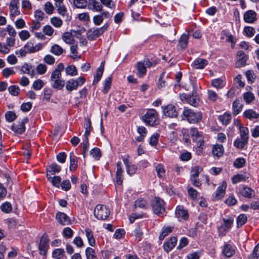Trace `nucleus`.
<instances>
[{
  "label": "nucleus",
  "mask_w": 259,
  "mask_h": 259,
  "mask_svg": "<svg viewBox=\"0 0 259 259\" xmlns=\"http://www.w3.org/2000/svg\"><path fill=\"white\" fill-rule=\"evenodd\" d=\"M64 66L62 63H59L55 70L52 71L50 81L53 88L58 90L63 89L65 85L64 80L61 79V72L64 70Z\"/></svg>",
  "instance_id": "nucleus-1"
},
{
  "label": "nucleus",
  "mask_w": 259,
  "mask_h": 259,
  "mask_svg": "<svg viewBox=\"0 0 259 259\" xmlns=\"http://www.w3.org/2000/svg\"><path fill=\"white\" fill-rule=\"evenodd\" d=\"M142 119L146 125L154 126L158 123V113L154 109H148Z\"/></svg>",
  "instance_id": "nucleus-2"
},
{
  "label": "nucleus",
  "mask_w": 259,
  "mask_h": 259,
  "mask_svg": "<svg viewBox=\"0 0 259 259\" xmlns=\"http://www.w3.org/2000/svg\"><path fill=\"white\" fill-rule=\"evenodd\" d=\"M153 212L159 217H163L166 214L164 201L159 198L155 197L151 202Z\"/></svg>",
  "instance_id": "nucleus-3"
},
{
  "label": "nucleus",
  "mask_w": 259,
  "mask_h": 259,
  "mask_svg": "<svg viewBox=\"0 0 259 259\" xmlns=\"http://www.w3.org/2000/svg\"><path fill=\"white\" fill-rule=\"evenodd\" d=\"M183 118L191 123H196L201 120L202 114L199 112H195L191 109L185 108L183 112Z\"/></svg>",
  "instance_id": "nucleus-4"
},
{
  "label": "nucleus",
  "mask_w": 259,
  "mask_h": 259,
  "mask_svg": "<svg viewBox=\"0 0 259 259\" xmlns=\"http://www.w3.org/2000/svg\"><path fill=\"white\" fill-rule=\"evenodd\" d=\"M110 210L106 206L97 205L94 210V215L98 220H106L110 214Z\"/></svg>",
  "instance_id": "nucleus-5"
},
{
  "label": "nucleus",
  "mask_w": 259,
  "mask_h": 259,
  "mask_svg": "<svg viewBox=\"0 0 259 259\" xmlns=\"http://www.w3.org/2000/svg\"><path fill=\"white\" fill-rule=\"evenodd\" d=\"M109 25L105 23L102 27L100 28H93L87 32V37L89 40H95L99 36L101 35L108 28Z\"/></svg>",
  "instance_id": "nucleus-6"
},
{
  "label": "nucleus",
  "mask_w": 259,
  "mask_h": 259,
  "mask_svg": "<svg viewBox=\"0 0 259 259\" xmlns=\"http://www.w3.org/2000/svg\"><path fill=\"white\" fill-rule=\"evenodd\" d=\"M152 63L148 59H144L143 62H138L136 66L137 72V75L139 77H143L146 73L147 67L152 66Z\"/></svg>",
  "instance_id": "nucleus-7"
},
{
  "label": "nucleus",
  "mask_w": 259,
  "mask_h": 259,
  "mask_svg": "<svg viewBox=\"0 0 259 259\" xmlns=\"http://www.w3.org/2000/svg\"><path fill=\"white\" fill-rule=\"evenodd\" d=\"M161 109L164 115L167 117L173 118L177 117L178 115L176 107L172 104L161 106Z\"/></svg>",
  "instance_id": "nucleus-8"
},
{
  "label": "nucleus",
  "mask_w": 259,
  "mask_h": 259,
  "mask_svg": "<svg viewBox=\"0 0 259 259\" xmlns=\"http://www.w3.org/2000/svg\"><path fill=\"white\" fill-rule=\"evenodd\" d=\"M190 134L193 141L194 142H197V145L199 147H200L203 145L204 143V141L203 140L202 133L199 132L197 128H191L190 130Z\"/></svg>",
  "instance_id": "nucleus-9"
},
{
  "label": "nucleus",
  "mask_w": 259,
  "mask_h": 259,
  "mask_svg": "<svg viewBox=\"0 0 259 259\" xmlns=\"http://www.w3.org/2000/svg\"><path fill=\"white\" fill-rule=\"evenodd\" d=\"M175 216L180 221H186L189 218L188 211L182 205L177 207L175 211Z\"/></svg>",
  "instance_id": "nucleus-10"
},
{
  "label": "nucleus",
  "mask_w": 259,
  "mask_h": 259,
  "mask_svg": "<svg viewBox=\"0 0 259 259\" xmlns=\"http://www.w3.org/2000/svg\"><path fill=\"white\" fill-rule=\"evenodd\" d=\"M247 56L242 51H238L237 52V61L235 66L237 68H240L246 65Z\"/></svg>",
  "instance_id": "nucleus-11"
},
{
  "label": "nucleus",
  "mask_w": 259,
  "mask_h": 259,
  "mask_svg": "<svg viewBox=\"0 0 259 259\" xmlns=\"http://www.w3.org/2000/svg\"><path fill=\"white\" fill-rule=\"evenodd\" d=\"M48 247L49 244L48 237L46 235H44L42 236L40 240L38 246V249L39 250L40 253L41 254L45 255L47 252Z\"/></svg>",
  "instance_id": "nucleus-12"
},
{
  "label": "nucleus",
  "mask_w": 259,
  "mask_h": 259,
  "mask_svg": "<svg viewBox=\"0 0 259 259\" xmlns=\"http://www.w3.org/2000/svg\"><path fill=\"white\" fill-rule=\"evenodd\" d=\"M234 220L232 218L223 219L224 224L218 227V231L220 233L228 231L230 230L233 223Z\"/></svg>",
  "instance_id": "nucleus-13"
},
{
  "label": "nucleus",
  "mask_w": 259,
  "mask_h": 259,
  "mask_svg": "<svg viewBox=\"0 0 259 259\" xmlns=\"http://www.w3.org/2000/svg\"><path fill=\"white\" fill-rule=\"evenodd\" d=\"M28 121L27 118H23L21 122L18 124H14L12 126V130L15 133L18 134H22L25 130V124Z\"/></svg>",
  "instance_id": "nucleus-14"
},
{
  "label": "nucleus",
  "mask_w": 259,
  "mask_h": 259,
  "mask_svg": "<svg viewBox=\"0 0 259 259\" xmlns=\"http://www.w3.org/2000/svg\"><path fill=\"white\" fill-rule=\"evenodd\" d=\"M256 13L254 11L250 10L244 14L243 19L246 23H252L256 20Z\"/></svg>",
  "instance_id": "nucleus-15"
},
{
  "label": "nucleus",
  "mask_w": 259,
  "mask_h": 259,
  "mask_svg": "<svg viewBox=\"0 0 259 259\" xmlns=\"http://www.w3.org/2000/svg\"><path fill=\"white\" fill-rule=\"evenodd\" d=\"M88 9L94 12H101L102 5L97 0H89L87 5Z\"/></svg>",
  "instance_id": "nucleus-16"
},
{
  "label": "nucleus",
  "mask_w": 259,
  "mask_h": 259,
  "mask_svg": "<svg viewBox=\"0 0 259 259\" xmlns=\"http://www.w3.org/2000/svg\"><path fill=\"white\" fill-rule=\"evenodd\" d=\"M238 193L241 196L247 198H251L255 195L254 191L247 186H243L240 188L239 189Z\"/></svg>",
  "instance_id": "nucleus-17"
},
{
  "label": "nucleus",
  "mask_w": 259,
  "mask_h": 259,
  "mask_svg": "<svg viewBox=\"0 0 259 259\" xmlns=\"http://www.w3.org/2000/svg\"><path fill=\"white\" fill-rule=\"evenodd\" d=\"M177 243V238L176 237H170L167 241L164 243L163 249L166 252H169L176 246Z\"/></svg>",
  "instance_id": "nucleus-18"
},
{
  "label": "nucleus",
  "mask_w": 259,
  "mask_h": 259,
  "mask_svg": "<svg viewBox=\"0 0 259 259\" xmlns=\"http://www.w3.org/2000/svg\"><path fill=\"white\" fill-rule=\"evenodd\" d=\"M24 47L27 53H32L40 50L42 47V45L39 43L34 46L33 43L30 41L27 42Z\"/></svg>",
  "instance_id": "nucleus-19"
},
{
  "label": "nucleus",
  "mask_w": 259,
  "mask_h": 259,
  "mask_svg": "<svg viewBox=\"0 0 259 259\" xmlns=\"http://www.w3.org/2000/svg\"><path fill=\"white\" fill-rule=\"evenodd\" d=\"M55 6L59 14L62 17H66L67 20H70L71 19V17L69 16L67 8L65 7L63 3L60 4H55Z\"/></svg>",
  "instance_id": "nucleus-20"
},
{
  "label": "nucleus",
  "mask_w": 259,
  "mask_h": 259,
  "mask_svg": "<svg viewBox=\"0 0 259 259\" xmlns=\"http://www.w3.org/2000/svg\"><path fill=\"white\" fill-rule=\"evenodd\" d=\"M227 185L225 182H223L222 184L219 186L215 192L214 198L215 200L221 199L225 195Z\"/></svg>",
  "instance_id": "nucleus-21"
},
{
  "label": "nucleus",
  "mask_w": 259,
  "mask_h": 259,
  "mask_svg": "<svg viewBox=\"0 0 259 259\" xmlns=\"http://www.w3.org/2000/svg\"><path fill=\"white\" fill-rule=\"evenodd\" d=\"M56 218L62 225H67L70 223L69 217L63 212H58L56 214Z\"/></svg>",
  "instance_id": "nucleus-22"
},
{
  "label": "nucleus",
  "mask_w": 259,
  "mask_h": 259,
  "mask_svg": "<svg viewBox=\"0 0 259 259\" xmlns=\"http://www.w3.org/2000/svg\"><path fill=\"white\" fill-rule=\"evenodd\" d=\"M235 253V250L228 243H225L222 248V254L226 257H230Z\"/></svg>",
  "instance_id": "nucleus-23"
},
{
  "label": "nucleus",
  "mask_w": 259,
  "mask_h": 259,
  "mask_svg": "<svg viewBox=\"0 0 259 259\" xmlns=\"http://www.w3.org/2000/svg\"><path fill=\"white\" fill-rule=\"evenodd\" d=\"M243 117L249 120L256 119L259 118V114L253 109H248L244 111Z\"/></svg>",
  "instance_id": "nucleus-24"
},
{
  "label": "nucleus",
  "mask_w": 259,
  "mask_h": 259,
  "mask_svg": "<svg viewBox=\"0 0 259 259\" xmlns=\"http://www.w3.org/2000/svg\"><path fill=\"white\" fill-rule=\"evenodd\" d=\"M117 170L116 172V181L118 185H121L122 183V172L121 162L118 161L116 164Z\"/></svg>",
  "instance_id": "nucleus-25"
},
{
  "label": "nucleus",
  "mask_w": 259,
  "mask_h": 259,
  "mask_svg": "<svg viewBox=\"0 0 259 259\" xmlns=\"http://www.w3.org/2000/svg\"><path fill=\"white\" fill-rule=\"evenodd\" d=\"M208 64V61L205 59L198 58L193 62V66L195 69H202Z\"/></svg>",
  "instance_id": "nucleus-26"
},
{
  "label": "nucleus",
  "mask_w": 259,
  "mask_h": 259,
  "mask_svg": "<svg viewBox=\"0 0 259 259\" xmlns=\"http://www.w3.org/2000/svg\"><path fill=\"white\" fill-rule=\"evenodd\" d=\"M47 177L48 180L51 182L54 186L57 188L60 187L61 185V178L59 176H56L49 173V174H47Z\"/></svg>",
  "instance_id": "nucleus-27"
},
{
  "label": "nucleus",
  "mask_w": 259,
  "mask_h": 259,
  "mask_svg": "<svg viewBox=\"0 0 259 259\" xmlns=\"http://www.w3.org/2000/svg\"><path fill=\"white\" fill-rule=\"evenodd\" d=\"M211 151L213 156L220 157L223 155L224 149L222 145L217 144L212 146Z\"/></svg>",
  "instance_id": "nucleus-28"
},
{
  "label": "nucleus",
  "mask_w": 259,
  "mask_h": 259,
  "mask_svg": "<svg viewBox=\"0 0 259 259\" xmlns=\"http://www.w3.org/2000/svg\"><path fill=\"white\" fill-rule=\"evenodd\" d=\"M50 51L57 56H60L65 52V50L58 44H54L52 46Z\"/></svg>",
  "instance_id": "nucleus-29"
},
{
  "label": "nucleus",
  "mask_w": 259,
  "mask_h": 259,
  "mask_svg": "<svg viewBox=\"0 0 259 259\" xmlns=\"http://www.w3.org/2000/svg\"><path fill=\"white\" fill-rule=\"evenodd\" d=\"M207 99L209 102L214 103L217 102L218 100L221 101V98L218 95V94L213 91L208 90L207 92Z\"/></svg>",
  "instance_id": "nucleus-30"
},
{
  "label": "nucleus",
  "mask_w": 259,
  "mask_h": 259,
  "mask_svg": "<svg viewBox=\"0 0 259 259\" xmlns=\"http://www.w3.org/2000/svg\"><path fill=\"white\" fill-rule=\"evenodd\" d=\"M85 232L89 244L92 246H94L96 245V241L93 232L90 229H86Z\"/></svg>",
  "instance_id": "nucleus-31"
},
{
  "label": "nucleus",
  "mask_w": 259,
  "mask_h": 259,
  "mask_svg": "<svg viewBox=\"0 0 259 259\" xmlns=\"http://www.w3.org/2000/svg\"><path fill=\"white\" fill-rule=\"evenodd\" d=\"M61 170V166L56 163H52L49 166L47 170V174L49 173L54 175L55 173H58Z\"/></svg>",
  "instance_id": "nucleus-32"
},
{
  "label": "nucleus",
  "mask_w": 259,
  "mask_h": 259,
  "mask_svg": "<svg viewBox=\"0 0 259 259\" xmlns=\"http://www.w3.org/2000/svg\"><path fill=\"white\" fill-rule=\"evenodd\" d=\"M65 251L63 249L57 248L53 251L52 257L53 259H63Z\"/></svg>",
  "instance_id": "nucleus-33"
},
{
  "label": "nucleus",
  "mask_w": 259,
  "mask_h": 259,
  "mask_svg": "<svg viewBox=\"0 0 259 259\" xmlns=\"http://www.w3.org/2000/svg\"><path fill=\"white\" fill-rule=\"evenodd\" d=\"M76 157L73 152L70 153V166L69 169L71 171H74L76 169L77 166V161Z\"/></svg>",
  "instance_id": "nucleus-34"
},
{
  "label": "nucleus",
  "mask_w": 259,
  "mask_h": 259,
  "mask_svg": "<svg viewBox=\"0 0 259 259\" xmlns=\"http://www.w3.org/2000/svg\"><path fill=\"white\" fill-rule=\"evenodd\" d=\"M104 62H102L100 67L98 68L97 72L94 76V83H97L101 79L104 71Z\"/></svg>",
  "instance_id": "nucleus-35"
},
{
  "label": "nucleus",
  "mask_w": 259,
  "mask_h": 259,
  "mask_svg": "<svg viewBox=\"0 0 259 259\" xmlns=\"http://www.w3.org/2000/svg\"><path fill=\"white\" fill-rule=\"evenodd\" d=\"M189 35L183 34L180 37L179 40V46L183 49H185L188 45Z\"/></svg>",
  "instance_id": "nucleus-36"
},
{
  "label": "nucleus",
  "mask_w": 259,
  "mask_h": 259,
  "mask_svg": "<svg viewBox=\"0 0 259 259\" xmlns=\"http://www.w3.org/2000/svg\"><path fill=\"white\" fill-rule=\"evenodd\" d=\"M243 105L238 99L233 103V113L235 115L238 114L242 110Z\"/></svg>",
  "instance_id": "nucleus-37"
},
{
  "label": "nucleus",
  "mask_w": 259,
  "mask_h": 259,
  "mask_svg": "<svg viewBox=\"0 0 259 259\" xmlns=\"http://www.w3.org/2000/svg\"><path fill=\"white\" fill-rule=\"evenodd\" d=\"M62 38L66 44H73L75 42L72 34L68 32H65L63 34Z\"/></svg>",
  "instance_id": "nucleus-38"
},
{
  "label": "nucleus",
  "mask_w": 259,
  "mask_h": 259,
  "mask_svg": "<svg viewBox=\"0 0 259 259\" xmlns=\"http://www.w3.org/2000/svg\"><path fill=\"white\" fill-rule=\"evenodd\" d=\"M157 175L159 178H163L165 176V169L162 164H158L155 167Z\"/></svg>",
  "instance_id": "nucleus-39"
},
{
  "label": "nucleus",
  "mask_w": 259,
  "mask_h": 259,
  "mask_svg": "<svg viewBox=\"0 0 259 259\" xmlns=\"http://www.w3.org/2000/svg\"><path fill=\"white\" fill-rule=\"evenodd\" d=\"M78 87L77 83L75 81V79H71L67 81L66 83V89L69 92L76 90Z\"/></svg>",
  "instance_id": "nucleus-40"
},
{
  "label": "nucleus",
  "mask_w": 259,
  "mask_h": 259,
  "mask_svg": "<svg viewBox=\"0 0 259 259\" xmlns=\"http://www.w3.org/2000/svg\"><path fill=\"white\" fill-rule=\"evenodd\" d=\"M231 119V115L229 113H225L223 115L219 116V121L225 125L228 124L230 122Z\"/></svg>",
  "instance_id": "nucleus-41"
},
{
  "label": "nucleus",
  "mask_w": 259,
  "mask_h": 259,
  "mask_svg": "<svg viewBox=\"0 0 259 259\" xmlns=\"http://www.w3.org/2000/svg\"><path fill=\"white\" fill-rule=\"evenodd\" d=\"M21 70L23 73L30 75L31 76H33L34 73L32 66L27 63H25L22 65Z\"/></svg>",
  "instance_id": "nucleus-42"
},
{
  "label": "nucleus",
  "mask_w": 259,
  "mask_h": 259,
  "mask_svg": "<svg viewBox=\"0 0 259 259\" xmlns=\"http://www.w3.org/2000/svg\"><path fill=\"white\" fill-rule=\"evenodd\" d=\"M78 46L74 45L70 47V57L74 59H79L80 58V55L77 52Z\"/></svg>",
  "instance_id": "nucleus-43"
},
{
  "label": "nucleus",
  "mask_w": 259,
  "mask_h": 259,
  "mask_svg": "<svg viewBox=\"0 0 259 259\" xmlns=\"http://www.w3.org/2000/svg\"><path fill=\"white\" fill-rule=\"evenodd\" d=\"M85 255L87 259H98L95 250L90 247L85 249Z\"/></svg>",
  "instance_id": "nucleus-44"
},
{
  "label": "nucleus",
  "mask_w": 259,
  "mask_h": 259,
  "mask_svg": "<svg viewBox=\"0 0 259 259\" xmlns=\"http://www.w3.org/2000/svg\"><path fill=\"white\" fill-rule=\"evenodd\" d=\"M73 5L77 9H85L87 7V0H73Z\"/></svg>",
  "instance_id": "nucleus-45"
},
{
  "label": "nucleus",
  "mask_w": 259,
  "mask_h": 259,
  "mask_svg": "<svg viewBox=\"0 0 259 259\" xmlns=\"http://www.w3.org/2000/svg\"><path fill=\"white\" fill-rule=\"evenodd\" d=\"M248 141L241 138L237 139L234 142V145L238 149H243L247 144Z\"/></svg>",
  "instance_id": "nucleus-46"
},
{
  "label": "nucleus",
  "mask_w": 259,
  "mask_h": 259,
  "mask_svg": "<svg viewBox=\"0 0 259 259\" xmlns=\"http://www.w3.org/2000/svg\"><path fill=\"white\" fill-rule=\"evenodd\" d=\"M203 169L200 166H194L191 170V178H197Z\"/></svg>",
  "instance_id": "nucleus-47"
},
{
  "label": "nucleus",
  "mask_w": 259,
  "mask_h": 259,
  "mask_svg": "<svg viewBox=\"0 0 259 259\" xmlns=\"http://www.w3.org/2000/svg\"><path fill=\"white\" fill-rule=\"evenodd\" d=\"M172 227H163L162 229V232L159 235V238L160 240H163L164 238L171 233L173 230Z\"/></svg>",
  "instance_id": "nucleus-48"
},
{
  "label": "nucleus",
  "mask_w": 259,
  "mask_h": 259,
  "mask_svg": "<svg viewBox=\"0 0 259 259\" xmlns=\"http://www.w3.org/2000/svg\"><path fill=\"white\" fill-rule=\"evenodd\" d=\"M65 72L67 75L71 76H75L77 74V69L73 65L67 66L65 68Z\"/></svg>",
  "instance_id": "nucleus-49"
},
{
  "label": "nucleus",
  "mask_w": 259,
  "mask_h": 259,
  "mask_svg": "<svg viewBox=\"0 0 259 259\" xmlns=\"http://www.w3.org/2000/svg\"><path fill=\"white\" fill-rule=\"evenodd\" d=\"M245 75L248 81L250 83H252L255 81L256 76L253 70H248L246 71Z\"/></svg>",
  "instance_id": "nucleus-50"
},
{
  "label": "nucleus",
  "mask_w": 259,
  "mask_h": 259,
  "mask_svg": "<svg viewBox=\"0 0 259 259\" xmlns=\"http://www.w3.org/2000/svg\"><path fill=\"white\" fill-rule=\"evenodd\" d=\"M248 177L243 175H237L234 176L232 178V182L233 184H237L241 181H245Z\"/></svg>",
  "instance_id": "nucleus-51"
},
{
  "label": "nucleus",
  "mask_w": 259,
  "mask_h": 259,
  "mask_svg": "<svg viewBox=\"0 0 259 259\" xmlns=\"http://www.w3.org/2000/svg\"><path fill=\"white\" fill-rule=\"evenodd\" d=\"M240 136L241 139H245L248 141V133L249 130L247 127L241 126L240 127Z\"/></svg>",
  "instance_id": "nucleus-52"
},
{
  "label": "nucleus",
  "mask_w": 259,
  "mask_h": 259,
  "mask_svg": "<svg viewBox=\"0 0 259 259\" xmlns=\"http://www.w3.org/2000/svg\"><path fill=\"white\" fill-rule=\"evenodd\" d=\"M18 35L21 40L25 41L30 37V34L28 30H22L18 32Z\"/></svg>",
  "instance_id": "nucleus-53"
},
{
  "label": "nucleus",
  "mask_w": 259,
  "mask_h": 259,
  "mask_svg": "<svg viewBox=\"0 0 259 259\" xmlns=\"http://www.w3.org/2000/svg\"><path fill=\"white\" fill-rule=\"evenodd\" d=\"M211 84L216 88H222L225 84L224 80L222 78H216L211 81Z\"/></svg>",
  "instance_id": "nucleus-54"
},
{
  "label": "nucleus",
  "mask_w": 259,
  "mask_h": 259,
  "mask_svg": "<svg viewBox=\"0 0 259 259\" xmlns=\"http://www.w3.org/2000/svg\"><path fill=\"white\" fill-rule=\"evenodd\" d=\"M247 218L245 214H241L237 219V225L238 227H241L247 221Z\"/></svg>",
  "instance_id": "nucleus-55"
},
{
  "label": "nucleus",
  "mask_w": 259,
  "mask_h": 259,
  "mask_svg": "<svg viewBox=\"0 0 259 259\" xmlns=\"http://www.w3.org/2000/svg\"><path fill=\"white\" fill-rule=\"evenodd\" d=\"M15 73V71L12 67L5 68L2 70V74L6 78H8L10 76L14 75Z\"/></svg>",
  "instance_id": "nucleus-56"
},
{
  "label": "nucleus",
  "mask_w": 259,
  "mask_h": 259,
  "mask_svg": "<svg viewBox=\"0 0 259 259\" xmlns=\"http://www.w3.org/2000/svg\"><path fill=\"white\" fill-rule=\"evenodd\" d=\"M112 78L111 77H107L104 83L103 93L107 94L109 91L111 85Z\"/></svg>",
  "instance_id": "nucleus-57"
},
{
  "label": "nucleus",
  "mask_w": 259,
  "mask_h": 259,
  "mask_svg": "<svg viewBox=\"0 0 259 259\" xmlns=\"http://www.w3.org/2000/svg\"><path fill=\"white\" fill-rule=\"evenodd\" d=\"M6 31H7V33H8L9 36L16 37L17 35V31L12 25H8L6 27Z\"/></svg>",
  "instance_id": "nucleus-58"
},
{
  "label": "nucleus",
  "mask_w": 259,
  "mask_h": 259,
  "mask_svg": "<svg viewBox=\"0 0 259 259\" xmlns=\"http://www.w3.org/2000/svg\"><path fill=\"white\" fill-rule=\"evenodd\" d=\"M135 205L136 207H138L141 208H146V207L147 205V203L145 200L140 198L135 201Z\"/></svg>",
  "instance_id": "nucleus-59"
},
{
  "label": "nucleus",
  "mask_w": 259,
  "mask_h": 259,
  "mask_svg": "<svg viewBox=\"0 0 259 259\" xmlns=\"http://www.w3.org/2000/svg\"><path fill=\"white\" fill-rule=\"evenodd\" d=\"M132 235L135 236L136 239L138 241H140L142 239L143 236V232L140 227H137L133 232Z\"/></svg>",
  "instance_id": "nucleus-60"
},
{
  "label": "nucleus",
  "mask_w": 259,
  "mask_h": 259,
  "mask_svg": "<svg viewBox=\"0 0 259 259\" xmlns=\"http://www.w3.org/2000/svg\"><path fill=\"white\" fill-rule=\"evenodd\" d=\"M44 84V82L41 79H38L33 82L32 88L35 90H40Z\"/></svg>",
  "instance_id": "nucleus-61"
},
{
  "label": "nucleus",
  "mask_w": 259,
  "mask_h": 259,
  "mask_svg": "<svg viewBox=\"0 0 259 259\" xmlns=\"http://www.w3.org/2000/svg\"><path fill=\"white\" fill-rule=\"evenodd\" d=\"M73 230L69 227H66L63 230V235L65 238H71L73 235Z\"/></svg>",
  "instance_id": "nucleus-62"
},
{
  "label": "nucleus",
  "mask_w": 259,
  "mask_h": 259,
  "mask_svg": "<svg viewBox=\"0 0 259 259\" xmlns=\"http://www.w3.org/2000/svg\"><path fill=\"white\" fill-rule=\"evenodd\" d=\"M9 9L10 15L12 16H16L20 14V12L18 10V5H10Z\"/></svg>",
  "instance_id": "nucleus-63"
},
{
  "label": "nucleus",
  "mask_w": 259,
  "mask_h": 259,
  "mask_svg": "<svg viewBox=\"0 0 259 259\" xmlns=\"http://www.w3.org/2000/svg\"><path fill=\"white\" fill-rule=\"evenodd\" d=\"M51 22L53 26L57 28L60 27L63 24L62 20L57 17H54L51 18Z\"/></svg>",
  "instance_id": "nucleus-64"
}]
</instances>
